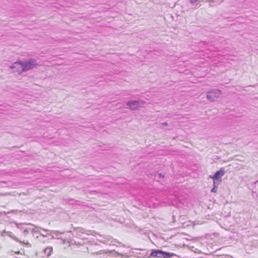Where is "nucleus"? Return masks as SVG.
Segmentation results:
<instances>
[{
  "label": "nucleus",
  "mask_w": 258,
  "mask_h": 258,
  "mask_svg": "<svg viewBox=\"0 0 258 258\" xmlns=\"http://www.w3.org/2000/svg\"><path fill=\"white\" fill-rule=\"evenodd\" d=\"M76 235L78 237L82 239H89V236H93L96 237V238L100 242L105 243H108L109 240L111 239L109 236H102L94 231L86 230L81 228H79L77 230Z\"/></svg>",
  "instance_id": "nucleus-1"
},
{
  "label": "nucleus",
  "mask_w": 258,
  "mask_h": 258,
  "mask_svg": "<svg viewBox=\"0 0 258 258\" xmlns=\"http://www.w3.org/2000/svg\"><path fill=\"white\" fill-rule=\"evenodd\" d=\"M174 254L172 253L167 252L159 249L152 250L150 254V256L158 258H170Z\"/></svg>",
  "instance_id": "nucleus-2"
},
{
  "label": "nucleus",
  "mask_w": 258,
  "mask_h": 258,
  "mask_svg": "<svg viewBox=\"0 0 258 258\" xmlns=\"http://www.w3.org/2000/svg\"><path fill=\"white\" fill-rule=\"evenodd\" d=\"M24 72H26L34 69L38 66L37 62L34 58L22 61Z\"/></svg>",
  "instance_id": "nucleus-3"
},
{
  "label": "nucleus",
  "mask_w": 258,
  "mask_h": 258,
  "mask_svg": "<svg viewBox=\"0 0 258 258\" xmlns=\"http://www.w3.org/2000/svg\"><path fill=\"white\" fill-rule=\"evenodd\" d=\"M225 172L223 168L220 169L217 171L214 175L209 176V178L213 180V182L215 184H220L222 181V177L225 174Z\"/></svg>",
  "instance_id": "nucleus-4"
},
{
  "label": "nucleus",
  "mask_w": 258,
  "mask_h": 258,
  "mask_svg": "<svg viewBox=\"0 0 258 258\" xmlns=\"http://www.w3.org/2000/svg\"><path fill=\"white\" fill-rule=\"evenodd\" d=\"M146 102L141 99L138 100L129 101L127 103V105L132 110H137L140 107L144 106Z\"/></svg>",
  "instance_id": "nucleus-5"
},
{
  "label": "nucleus",
  "mask_w": 258,
  "mask_h": 258,
  "mask_svg": "<svg viewBox=\"0 0 258 258\" xmlns=\"http://www.w3.org/2000/svg\"><path fill=\"white\" fill-rule=\"evenodd\" d=\"M222 92L220 90L214 89L207 92V98L211 101H214L220 98Z\"/></svg>",
  "instance_id": "nucleus-6"
},
{
  "label": "nucleus",
  "mask_w": 258,
  "mask_h": 258,
  "mask_svg": "<svg viewBox=\"0 0 258 258\" xmlns=\"http://www.w3.org/2000/svg\"><path fill=\"white\" fill-rule=\"evenodd\" d=\"M10 68L14 72L21 74L24 72L22 61H18L13 63Z\"/></svg>",
  "instance_id": "nucleus-7"
},
{
  "label": "nucleus",
  "mask_w": 258,
  "mask_h": 258,
  "mask_svg": "<svg viewBox=\"0 0 258 258\" xmlns=\"http://www.w3.org/2000/svg\"><path fill=\"white\" fill-rule=\"evenodd\" d=\"M52 251V248L51 247H47L44 250V253L46 256H49L51 255Z\"/></svg>",
  "instance_id": "nucleus-8"
},
{
  "label": "nucleus",
  "mask_w": 258,
  "mask_h": 258,
  "mask_svg": "<svg viewBox=\"0 0 258 258\" xmlns=\"http://www.w3.org/2000/svg\"><path fill=\"white\" fill-rule=\"evenodd\" d=\"M39 232L40 233L41 235L43 237H46L48 235L47 231L43 229H40Z\"/></svg>",
  "instance_id": "nucleus-9"
},
{
  "label": "nucleus",
  "mask_w": 258,
  "mask_h": 258,
  "mask_svg": "<svg viewBox=\"0 0 258 258\" xmlns=\"http://www.w3.org/2000/svg\"><path fill=\"white\" fill-rule=\"evenodd\" d=\"M219 185V184H215V183L213 182V187L211 189V192H214V193L216 192L217 191V188H218V186Z\"/></svg>",
  "instance_id": "nucleus-10"
},
{
  "label": "nucleus",
  "mask_w": 258,
  "mask_h": 258,
  "mask_svg": "<svg viewBox=\"0 0 258 258\" xmlns=\"http://www.w3.org/2000/svg\"><path fill=\"white\" fill-rule=\"evenodd\" d=\"M189 1L191 4H194L196 2H197V1H198L199 0H189Z\"/></svg>",
  "instance_id": "nucleus-11"
},
{
  "label": "nucleus",
  "mask_w": 258,
  "mask_h": 258,
  "mask_svg": "<svg viewBox=\"0 0 258 258\" xmlns=\"http://www.w3.org/2000/svg\"><path fill=\"white\" fill-rule=\"evenodd\" d=\"M7 235H8V236H11V237H12V236L11 235V234H12V232H7Z\"/></svg>",
  "instance_id": "nucleus-12"
},
{
  "label": "nucleus",
  "mask_w": 258,
  "mask_h": 258,
  "mask_svg": "<svg viewBox=\"0 0 258 258\" xmlns=\"http://www.w3.org/2000/svg\"><path fill=\"white\" fill-rule=\"evenodd\" d=\"M163 124L165 125H166L167 124V123H163Z\"/></svg>",
  "instance_id": "nucleus-13"
},
{
  "label": "nucleus",
  "mask_w": 258,
  "mask_h": 258,
  "mask_svg": "<svg viewBox=\"0 0 258 258\" xmlns=\"http://www.w3.org/2000/svg\"><path fill=\"white\" fill-rule=\"evenodd\" d=\"M16 253H19L20 252L19 251H17V252H15Z\"/></svg>",
  "instance_id": "nucleus-14"
},
{
  "label": "nucleus",
  "mask_w": 258,
  "mask_h": 258,
  "mask_svg": "<svg viewBox=\"0 0 258 258\" xmlns=\"http://www.w3.org/2000/svg\"><path fill=\"white\" fill-rule=\"evenodd\" d=\"M14 239H15V240H17V238H15H15H14Z\"/></svg>",
  "instance_id": "nucleus-15"
}]
</instances>
